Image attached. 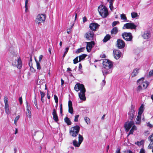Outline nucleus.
I'll return each mask as SVG.
<instances>
[{
  "label": "nucleus",
  "mask_w": 153,
  "mask_h": 153,
  "mask_svg": "<svg viewBox=\"0 0 153 153\" xmlns=\"http://www.w3.org/2000/svg\"><path fill=\"white\" fill-rule=\"evenodd\" d=\"M142 36L145 39H148L150 37V34L149 31H146L142 34Z\"/></svg>",
  "instance_id": "obj_18"
},
{
  "label": "nucleus",
  "mask_w": 153,
  "mask_h": 153,
  "mask_svg": "<svg viewBox=\"0 0 153 153\" xmlns=\"http://www.w3.org/2000/svg\"><path fill=\"white\" fill-rule=\"evenodd\" d=\"M142 86L141 85H138V86L137 87L136 91L137 92H139L142 89Z\"/></svg>",
  "instance_id": "obj_33"
},
{
  "label": "nucleus",
  "mask_w": 153,
  "mask_h": 153,
  "mask_svg": "<svg viewBox=\"0 0 153 153\" xmlns=\"http://www.w3.org/2000/svg\"><path fill=\"white\" fill-rule=\"evenodd\" d=\"M117 42V46L120 49L123 48L125 46L124 42L121 39H118Z\"/></svg>",
  "instance_id": "obj_14"
},
{
  "label": "nucleus",
  "mask_w": 153,
  "mask_h": 153,
  "mask_svg": "<svg viewBox=\"0 0 153 153\" xmlns=\"http://www.w3.org/2000/svg\"><path fill=\"white\" fill-rule=\"evenodd\" d=\"M4 104L8 103V99L7 96H4Z\"/></svg>",
  "instance_id": "obj_35"
},
{
  "label": "nucleus",
  "mask_w": 153,
  "mask_h": 153,
  "mask_svg": "<svg viewBox=\"0 0 153 153\" xmlns=\"http://www.w3.org/2000/svg\"><path fill=\"white\" fill-rule=\"evenodd\" d=\"M139 70L138 68H137L135 69L133 71L132 74L131 76L132 77H134L136 76L138 73V71Z\"/></svg>",
  "instance_id": "obj_23"
},
{
  "label": "nucleus",
  "mask_w": 153,
  "mask_h": 153,
  "mask_svg": "<svg viewBox=\"0 0 153 153\" xmlns=\"http://www.w3.org/2000/svg\"><path fill=\"white\" fill-rule=\"evenodd\" d=\"M62 104L61 103L60 104V113L61 114L62 113Z\"/></svg>",
  "instance_id": "obj_50"
},
{
  "label": "nucleus",
  "mask_w": 153,
  "mask_h": 153,
  "mask_svg": "<svg viewBox=\"0 0 153 153\" xmlns=\"http://www.w3.org/2000/svg\"><path fill=\"white\" fill-rule=\"evenodd\" d=\"M141 115L140 114H138L137 118H136V124H139L140 123V120H141Z\"/></svg>",
  "instance_id": "obj_26"
},
{
  "label": "nucleus",
  "mask_w": 153,
  "mask_h": 153,
  "mask_svg": "<svg viewBox=\"0 0 153 153\" xmlns=\"http://www.w3.org/2000/svg\"><path fill=\"white\" fill-rule=\"evenodd\" d=\"M42 57H43V56L42 55H40L39 57V62L41 61L42 59Z\"/></svg>",
  "instance_id": "obj_52"
},
{
  "label": "nucleus",
  "mask_w": 153,
  "mask_h": 153,
  "mask_svg": "<svg viewBox=\"0 0 153 153\" xmlns=\"http://www.w3.org/2000/svg\"><path fill=\"white\" fill-rule=\"evenodd\" d=\"M131 16L132 18H134L137 16V13L135 12H132L131 13Z\"/></svg>",
  "instance_id": "obj_32"
},
{
  "label": "nucleus",
  "mask_w": 153,
  "mask_h": 153,
  "mask_svg": "<svg viewBox=\"0 0 153 153\" xmlns=\"http://www.w3.org/2000/svg\"><path fill=\"white\" fill-rule=\"evenodd\" d=\"M118 32V29L117 27H114L111 31V35L112 36H114Z\"/></svg>",
  "instance_id": "obj_21"
},
{
  "label": "nucleus",
  "mask_w": 153,
  "mask_h": 153,
  "mask_svg": "<svg viewBox=\"0 0 153 153\" xmlns=\"http://www.w3.org/2000/svg\"><path fill=\"white\" fill-rule=\"evenodd\" d=\"M80 128L79 126H76L72 127L69 131L70 135L74 137H76L79 131Z\"/></svg>",
  "instance_id": "obj_4"
},
{
  "label": "nucleus",
  "mask_w": 153,
  "mask_h": 153,
  "mask_svg": "<svg viewBox=\"0 0 153 153\" xmlns=\"http://www.w3.org/2000/svg\"><path fill=\"white\" fill-rule=\"evenodd\" d=\"M105 84V80H103L102 81V82L101 83L102 85L104 86Z\"/></svg>",
  "instance_id": "obj_57"
},
{
  "label": "nucleus",
  "mask_w": 153,
  "mask_h": 153,
  "mask_svg": "<svg viewBox=\"0 0 153 153\" xmlns=\"http://www.w3.org/2000/svg\"><path fill=\"white\" fill-rule=\"evenodd\" d=\"M46 16L45 14H39L38 15L36 18L35 22L36 24H39L43 22L45 20Z\"/></svg>",
  "instance_id": "obj_5"
},
{
  "label": "nucleus",
  "mask_w": 153,
  "mask_h": 153,
  "mask_svg": "<svg viewBox=\"0 0 153 153\" xmlns=\"http://www.w3.org/2000/svg\"><path fill=\"white\" fill-rule=\"evenodd\" d=\"M123 38L126 41H131L132 39L131 34L130 33H125L122 34Z\"/></svg>",
  "instance_id": "obj_9"
},
{
  "label": "nucleus",
  "mask_w": 153,
  "mask_h": 153,
  "mask_svg": "<svg viewBox=\"0 0 153 153\" xmlns=\"http://www.w3.org/2000/svg\"><path fill=\"white\" fill-rule=\"evenodd\" d=\"M74 63L76 64L78 63L79 62L78 61V56L76 57L73 60Z\"/></svg>",
  "instance_id": "obj_41"
},
{
  "label": "nucleus",
  "mask_w": 153,
  "mask_h": 153,
  "mask_svg": "<svg viewBox=\"0 0 153 153\" xmlns=\"http://www.w3.org/2000/svg\"><path fill=\"white\" fill-rule=\"evenodd\" d=\"M149 140L151 141L148 146V149H153V133L150 135L148 137Z\"/></svg>",
  "instance_id": "obj_16"
},
{
  "label": "nucleus",
  "mask_w": 153,
  "mask_h": 153,
  "mask_svg": "<svg viewBox=\"0 0 153 153\" xmlns=\"http://www.w3.org/2000/svg\"><path fill=\"white\" fill-rule=\"evenodd\" d=\"M102 64L103 68L102 72L105 78L107 74L112 72L113 65L112 62L107 59H105L103 60Z\"/></svg>",
  "instance_id": "obj_1"
},
{
  "label": "nucleus",
  "mask_w": 153,
  "mask_h": 153,
  "mask_svg": "<svg viewBox=\"0 0 153 153\" xmlns=\"http://www.w3.org/2000/svg\"><path fill=\"white\" fill-rule=\"evenodd\" d=\"M147 126L150 128H152L153 127V126L150 123H148L147 124Z\"/></svg>",
  "instance_id": "obj_51"
},
{
  "label": "nucleus",
  "mask_w": 153,
  "mask_h": 153,
  "mask_svg": "<svg viewBox=\"0 0 153 153\" xmlns=\"http://www.w3.org/2000/svg\"><path fill=\"white\" fill-rule=\"evenodd\" d=\"M12 64L13 66L17 67L19 69H20L22 66V61L20 58H19L16 62H13Z\"/></svg>",
  "instance_id": "obj_11"
},
{
  "label": "nucleus",
  "mask_w": 153,
  "mask_h": 153,
  "mask_svg": "<svg viewBox=\"0 0 153 153\" xmlns=\"http://www.w3.org/2000/svg\"><path fill=\"white\" fill-rule=\"evenodd\" d=\"M69 49V48L68 47H67V48H65V52L64 54V55H63V58L65 57V55H66V54H67V53L68 52V51Z\"/></svg>",
  "instance_id": "obj_42"
},
{
  "label": "nucleus",
  "mask_w": 153,
  "mask_h": 153,
  "mask_svg": "<svg viewBox=\"0 0 153 153\" xmlns=\"http://www.w3.org/2000/svg\"><path fill=\"white\" fill-rule=\"evenodd\" d=\"M34 104L36 106V108H38V106H37V102L36 100V97H35V98L34 100Z\"/></svg>",
  "instance_id": "obj_48"
},
{
  "label": "nucleus",
  "mask_w": 153,
  "mask_h": 153,
  "mask_svg": "<svg viewBox=\"0 0 153 153\" xmlns=\"http://www.w3.org/2000/svg\"><path fill=\"white\" fill-rule=\"evenodd\" d=\"M20 117L19 115H18L15 118V120H17L18 121V120H19Z\"/></svg>",
  "instance_id": "obj_59"
},
{
  "label": "nucleus",
  "mask_w": 153,
  "mask_h": 153,
  "mask_svg": "<svg viewBox=\"0 0 153 153\" xmlns=\"http://www.w3.org/2000/svg\"><path fill=\"white\" fill-rule=\"evenodd\" d=\"M144 110V106L143 105H141L138 114L141 115Z\"/></svg>",
  "instance_id": "obj_30"
},
{
  "label": "nucleus",
  "mask_w": 153,
  "mask_h": 153,
  "mask_svg": "<svg viewBox=\"0 0 153 153\" xmlns=\"http://www.w3.org/2000/svg\"><path fill=\"white\" fill-rule=\"evenodd\" d=\"M87 45L86 46V49L87 51L89 52L91 51L92 48L94 45L95 43L94 41H91L89 42H86Z\"/></svg>",
  "instance_id": "obj_13"
},
{
  "label": "nucleus",
  "mask_w": 153,
  "mask_h": 153,
  "mask_svg": "<svg viewBox=\"0 0 153 153\" xmlns=\"http://www.w3.org/2000/svg\"><path fill=\"white\" fill-rule=\"evenodd\" d=\"M87 55L85 54H82V55L79 56V62H80L81 61L83 60L86 57Z\"/></svg>",
  "instance_id": "obj_28"
},
{
  "label": "nucleus",
  "mask_w": 153,
  "mask_h": 153,
  "mask_svg": "<svg viewBox=\"0 0 153 153\" xmlns=\"http://www.w3.org/2000/svg\"><path fill=\"white\" fill-rule=\"evenodd\" d=\"M84 120L85 122L88 124L90 123V119L89 118L87 117H85L84 118Z\"/></svg>",
  "instance_id": "obj_39"
},
{
  "label": "nucleus",
  "mask_w": 153,
  "mask_h": 153,
  "mask_svg": "<svg viewBox=\"0 0 153 153\" xmlns=\"http://www.w3.org/2000/svg\"><path fill=\"white\" fill-rule=\"evenodd\" d=\"M120 149L119 148H117V149L116 152V153H120Z\"/></svg>",
  "instance_id": "obj_56"
},
{
  "label": "nucleus",
  "mask_w": 153,
  "mask_h": 153,
  "mask_svg": "<svg viewBox=\"0 0 153 153\" xmlns=\"http://www.w3.org/2000/svg\"><path fill=\"white\" fill-rule=\"evenodd\" d=\"M82 67V65L80 64L79 65V69H81Z\"/></svg>",
  "instance_id": "obj_64"
},
{
  "label": "nucleus",
  "mask_w": 153,
  "mask_h": 153,
  "mask_svg": "<svg viewBox=\"0 0 153 153\" xmlns=\"http://www.w3.org/2000/svg\"><path fill=\"white\" fill-rule=\"evenodd\" d=\"M111 38L110 36L108 34H107L106 36L104 37L103 39V41L104 42H107Z\"/></svg>",
  "instance_id": "obj_25"
},
{
  "label": "nucleus",
  "mask_w": 153,
  "mask_h": 153,
  "mask_svg": "<svg viewBox=\"0 0 153 153\" xmlns=\"http://www.w3.org/2000/svg\"><path fill=\"white\" fill-rule=\"evenodd\" d=\"M114 58L116 59H118L121 56V53L118 50H114L113 51Z\"/></svg>",
  "instance_id": "obj_15"
},
{
  "label": "nucleus",
  "mask_w": 153,
  "mask_h": 153,
  "mask_svg": "<svg viewBox=\"0 0 153 153\" xmlns=\"http://www.w3.org/2000/svg\"><path fill=\"white\" fill-rule=\"evenodd\" d=\"M139 153H145V150L143 149H141Z\"/></svg>",
  "instance_id": "obj_55"
},
{
  "label": "nucleus",
  "mask_w": 153,
  "mask_h": 153,
  "mask_svg": "<svg viewBox=\"0 0 153 153\" xmlns=\"http://www.w3.org/2000/svg\"><path fill=\"white\" fill-rule=\"evenodd\" d=\"M28 2V0H26L25 1V11L27 12V4Z\"/></svg>",
  "instance_id": "obj_37"
},
{
  "label": "nucleus",
  "mask_w": 153,
  "mask_h": 153,
  "mask_svg": "<svg viewBox=\"0 0 153 153\" xmlns=\"http://www.w3.org/2000/svg\"><path fill=\"white\" fill-rule=\"evenodd\" d=\"M132 129L134 130H136L137 129V127L135 126L134 125L132 126Z\"/></svg>",
  "instance_id": "obj_54"
},
{
  "label": "nucleus",
  "mask_w": 153,
  "mask_h": 153,
  "mask_svg": "<svg viewBox=\"0 0 153 153\" xmlns=\"http://www.w3.org/2000/svg\"><path fill=\"white\" fill-rule=\"evenodd\" d=\"M83 140V138L82 135L80 134H78V142L76 140L73 141V144L75 147H79Z\"/></svg>",
  "instance_id": "obj_6"
},
{
  "label": "nucleus",
  "mask_w": 153,
  "mask_h": 153,
  "mask_svg": "<svg viewBox=\"0 0 153 153\" xmlns=\"http://www.w3.org/2000/svg\"><path fill=\"white\" fill-rule=\"evenodd\" d=\"M74 89L76 91H80L78 95L79 97L81 100L82 101L86 100V98L85 96L86 91L83 85L80 83L76 84L74 87Z\"/></svg>",
  "instance_id": "obj_2"
},
{
  "label": "nucleus",
  "mask_w": 153,
  "mask_h": 153,
  "mask_svg": "<svg viewBox=\"0 0 153 153\" xmlns=\"http://www.w3.org/2000/svg\"><path fill=\"white\" fill-rule=\"evenodd\" d=\"M94 36V33L93 31H89L85 34V37L88 40H92Z\"/></svg>",
  "instance_id": "obj_8"
},
{
  "label": "nucleus",
  "mask_w": 153,
  "mask_h": 153,
  "mask_svg": "<svg viewBox=\"0 0 153 153\" xmlns=\"http://www.w3.org/2000/svg\"><path fill=\"white\" fill-rule=\"evenodd\" d=\"M153 76V70L151 71L149 73V76Z\"/></svg>",
  "instance_id": "obj_49"
},
{
  "label": "nucleus",
  "mask_w": 153,
  "mask_h": 153,
  "mask_svg": "<svg viewBox=\"0 0 153 153\" xmlns=\"http://www.w3.org/2000/svg\"><path fill=\"white\" fill-rule=\"evenodd\" d=\"M120 18L122 20H123L124 22H128V21H127V18L124 14H122L120 15Z\"/></svg>",
  "instance_id": "obj_31"
},
{
  "label": "nucleus",
  "mask_w": 153,
  "mask_h": 153,
  "mask_svg": "<svg viewBox=\"0 0 153 153\" xmlns=\"http://www.w3.org/2000/svg\"><path fill=\"white\" fill-rule=\"evenodd\" d=\"M134 122L133 121H131L130 122H126L125 124L124 127L126 128V131L128 132L130 128L134 125Z\"/></svg>",
  "instance_id": "obj_12"
},
{
  "label": "nucleus",
  "mask_w": 153,
  "mask_h": 153,
  "mask_svg": "<svg viewBox=\"0 0 153 153\" xmlns=\"http://www.w3.org/2000/svg\"><path fill=\"white\" fill-rule=\"evenodd\" d=\"M119 23V22L118 21H114L112 23V26L114 27Z\"/></svg>",
  "instance_id": "obj_43"
},
{
  "label": "nucleus",
  "mask_w": 153,
  "mask_h": 153,
  "mask_svg": "<svg viewBox=\"0 0 153 153\" xmlns=\"http://www.w3.org/2000/svg\"><path fill=\"white\" fill-rule=\"evenodd\" d=\"M114 0H107L108 2L109 3V7L111 10L113 9V3Z\"/></svg>",
  "instance_id": "obj_24"
},
{
  "label": "nucleus",
  "mask_w": 153,
  "mask_h": 153,
  "mask_svg": "<svg viewBox=\"0 0 153 153\" xmlns=\"http://www.w3.org/2000/svg\"><path fill=\"white\" fill-rule=\"evenodd\" d=\"M64 121L68 125H70L71 124V122L69 119L67 117H66L65 118Z\"/></svg>",
  "instance_id": "obj_29"
},
{
  "label": "nucleus",
  "mask_w": 153,
  "mask_h": 153,
  "mask_svg": "<svg viewBox=\"0 0 153 153\" xmlns=\"http://www.w3.org/2000/svg\"><path fill=\"white\" fill-rule=\"evenodd\" d=\"M134 131V130L131 128L129 131V134H133Z\"/></svg>",
  "instance_id": "obj_60"
},
{
  "label": "nucleus",
  "mask_w": 153,
  "mask_h": 153,
  "mask_svg": "<svg viewBox=\"0 0 153 153\" xmlns=\"http://www.w3.org/2000/svg\"><path fill=\"white\" fill-rule=\"evenodd\" d=\"M27 116L29 118H30L31 117V113L30 111V112H28L27 113Z\"/></svg>",
  "instance_id": "obj_46"
},
{
  "label": "nucleus",
  "mask_w": 153,
  "mask_h": 153,
  "mask_svg": "<svg viewBox=\"0 0 153 153\" xmlns=\"http://www.w3.org/2000/svg\"><path fill=\"white\" fill-rule=\"evenodd\" d=\"M79 117V115H77L75 116V119L74 120V121L75 122H78V118Z\"/></svg>",
  "instance_id": "obj_45"
},
{
  "label": "nucleus",
  "mask_w": 153,
  "mask_h": 153,
  "mask_svg": "<svg viewBox=\"0 0 153 153\" xmlns=\"http://www.w3.org/2000/svg\"><path fill=\"white\" fill-rule=\"evenodd\" d=\"M68 112L71 114H72L73 113V110L72 107H68Z\"/></svg>",
  "instance_id": "obj_40"
},
{
  "label": "nucleus",
  "mask_w": 153,
  "mask_h": 153,
  "mask_svg": "<svg viewBox=\"0 0 153 153\" xmlns=\"http://www.w3.org/2000/svg\"><path fill=\"white\" fill-rule=\"evenodd\" d=\"M61 85L62 86L64 84V81L62 79H61Z\"/></svg>",
  "instance_id": "obj_62"
},
{
  "label": "nucleus",
  "mask_w": 153,
  "mask_h": 153,
  "mask_svg": "<svg viewBox=\"0 0 153 153\" xmlns=\"http://www.w3.org/2000/svg\"><path fill=\"white\" fill-rule=\"evenodd\" d=\"M123 153H132V152L131 150H127L124 152Z\"/></svg>",
  "instance_id": "obj_58"
},
{
  "label": "nucleus",
  "mask_w": 153,
  "mask_h": 153,
  "mask_svg": "<svg viewBox=\"0 0 153 153\" xmlns=\"http://www.w3.org/2000/svg\"><path fill=\"white\" fill-rule=\"evenodd\" d=\"M26 110L27 112H30V110L31 109L30 107L29 106L28 103L27 101L26 102Z\"/></svg>",
  "instance_id": "obj_34"
},
{
  "label": "nucleus",
  "mask_w": 153,
  "mask_h": 153,
  "mask_svg": "<svg viewBox=\"0 0 153 153\" xmlns=\"http://www.w3.org/2000/svg\"><path fill=\"white\" fill-rule=\"evenodd\" d=\"M135 113L134 109L133 108L131 109L128 113V117L131 120H132L134 117V114Z\"/></svg>",
  "instance_id": "obj_19"
},
{
  "label": "nucleus",
  "mask_w": 153,
  "mask_h": 153,
  "mask_svg": "<svg viewBox=\"0 0 153 153\" xmlns=\"http://www.w3.org/2000/svg\"><path fill=\"white\" fill-rule=\"evenodd\" d=\"M19 101L20 104H21L22 102V97H20L19 98Z\"/></svg>",
  "instance_id": "obj_53"
},
{
  "label": "nucleus",
  "mask_w": 153,
  "mask_h": 153,
  "mask_svg": "<svg viewBox=\"0 0 153 153\" xmlns=\"http://www.w3.org/2000/svg\"><path fill=\"white\" fill-rule=\"evenodd\" d=\"M54 97L55 102L57 103L58 102V98L57 97L56 95H54Z\"/></svg>",
  "instance_id": "obj_44"
},
{
  "label": "nucleus",
  "mask_w": 153,
  "mask_h": 153,
  "mask_svg": "<svg viewBox=\"0 0 153 153\" xmlns=\"http://www.w3.org/2000/svg\"><path fill=\"white\" fill-rule=\"evenodd\" d=\"M68 107H72V102L71 100L68 101Z\"/></svg>",
  "instance_id": "obj_47"
},
{
  "label": "nucleus",
  "mask_w": 153,
  "mask_h": 153,
  "mask_svg": "<svg viewBox=\"0 0 153 153\" xmlns=\"http://www.w3.org/2000/svg\"><path fill=\"white\" fill-rule=\"evenodd\" d=\"M99 26V25L98 24L92 23L90 24L89 27L92 30L96 31V30L98 28Z\"/></svg>",
  "instance_id": "obj_17"
},
{
  "label": "nucleus",
  "mask_w": 153,
  "mask_h": 153,
  "mask_svg": "<svg viewBox=\"0 0 153 153\" xmlns=\"http://www.w3.org/2000/svg\"><path fill=\"white\" fill-rule=\"evenodd\" d=\"M83 21L84 22H85L87 21V19L86 17L85 16L83 18Z\"/></svg>",
  "instance_id": "obj_61"
},
{
  "label": "nucleus",
  "mask_w": 153,
  "mask_h": 153,
  "mask_svg": "<svg viewBox=\"0 0 153 153\" xmlns=\"http://www.w3.org/2000/svg\"><path fill=\"white\" fill-rule=\"evenodd\" d=\"M84 49V48H82L79 49H78L76 51V53H79L81 52H82Z\"/></svg>",
  "instance_id": "obj_36"
},
{
  "label": "nucleus",
  "mask_w": 153,
  "mask_h": 153,
  "mask_svg": "<svg viewBox=\"0 0 153 153\" xmlns=\"http://www.w3.org/2000/svg\"><path fill=\"white\" fill-rule=\"evenodd\" d=\"M4 109L5 113L7 114H9L10 113V110L9 109V103L5 104Z\"/></svg>",
  "instance_id": "obj_22"
},
{
  "label": "nucleus",
  "mask_w": 153,
  "mask_h": 153,
  "mask_svg": "<svg viewBox=\"0 0 153 153\" xmlns=\"http://www.w3.org/2000/svg\"><path fill=\"white\" fill-rule=\"evenodd\" d=\"M40 92L41 96V100L42 102H44L45 100L43 98L45 95V94L41 91H40Z\"/></svg>",
  "instance_id": "obj_27"
},
{
  "label": "nucleus",
  "mask_w": 153,
  "mask_h": 153,
  "mask_svg": "<svg viewBox=\"0 0 153 153\" xmlns=\"http://www.w3.org/2000/svg\"><path fill=\"white\" fill-rule=\"evenodd\" d=\"M98 10L100 15L103 18L106 17L108 15V9L105 6L100 5L98 7Z\"/></svg>",
  "instance_id": "obj_3"
},
{
  "label": "nucleus",
  "mask_w": 153,
  "mask_h": 153,
  "mask_svg": "<svg viewBox=\"0 0 153 153\" xmlns=\"http://www.w3.org/2000/svg\"><path fill=\"white\" fill-rule=\"evenodd\" d=\"M144 78L142 77L141 78L138 80L137 83L138 84H140L143 86V89H146L147 87L149 84L147 82H142L144 80Z\"/></svg>",
  "instance_id": "obj_7"
},
{
  "label": "nucleus",
  "mask_w": 153,
  "mask_h": 153,
  "mask_svg": "<svg viewBox=\"0 0 153 153\" xmlns=\"http://www.w3.org/2000/svg\"><path fill=\"white\" fill-rule=\"evenodd\" d=\"M137 26L133 23H128L124 25L123 29H124V27L128 29H135Z\"/></svg>",
  "instance_id": "obj_10"
},
{
  "label": "nucleus",
  "mask_w": 153,
  "mask_h": 153,
  "mask_svg": "<svg viewBox=\"0 0 153 153\" xmlns=\"http://www.w3.org/2000/svg\"><path fill=\"white\" fill-rule=\"evenodd\" d=\"M36 66L37 69L40 70L41 68V67L40 64L36 60Z\"/></svg>",
  "instance_id": "obj_38"
},
{
  "label": "nucleus",
  "mask_w": 153,
  "mask_h": 153,
  "mask_svg": "<svg viewBox=\"0 0 153 153\" xmlns=\"http://www.w3.org/2000/svg\"><path fill=\"white\" fill-rule=\"evenodd\" d=\"M52 114L53 120L56 122H57L58 121V117L56 114V111L55 109H53Z\"/></svg>",
  "instance_id": "obj_20"
},
{
  "label": "nucleus",
  "mask_w": 153,
  "mask_h": 153,
  "mask_svg": "<svg viewBox=\"0 0 153 153\" xmlns=\"http://www.w3.org/2000/svg\"><path fill=\"white\" fill-rule=\"evenodd\" d=\"M47 96L48 99H50V98L51 97H50V96L49 95V94H48V93H47Z\"/></svg>",
  "instance_id": "obj_63"
}]
</instances>
